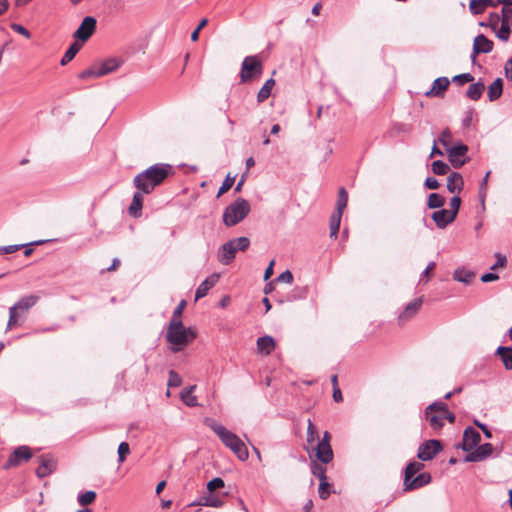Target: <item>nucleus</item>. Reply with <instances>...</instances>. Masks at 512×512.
<instances>
[{
	"instance_id": "1",
	"label": "nucleus",
	"mask_w": 512,
	"mask_h": 512,
	"mask_svg": "<svg viewBox=\"0 0 512 512\" xmlns=\"http://www.w3.org/2000/svg\"><path fill=\"white\" fill-rule=\"evenodd\" d=\"M172 169L173 167L170 164H154L137 174L133 179V185L144 194H150L157 186L164 182L172 172Z\"/></svg>"
},
{
	"instance_id": "2",
	"label": "nucleus",
	"mask_w": 512,
	"mask_h": 512,
	"mask_svg": "<svg viewBox=\"0 0 512 512\" xmlns=\"http://www.w3.org/2000/svg\"><path fill=\"white\" fill-rule=\"evenodd\" d=\"M204 424L219 437L221 442L229 448L240 461H246L248 459V449L245 443L235 433L229 431L224 425L210 417L204 419Z\"/></svg>"
},
{
	"instance_id": "3",
	"label": "nucleus",
	"mask_w": 512,
	"mask_h": 512,
	"mask_svg": "<svg viewBox=\"0 0 512 512\" xmlns=\"http://www.w3.org/2000/svg\"><path fill=\"white\" fill-rule=\"evenodd\" d=\"M196 338V332L191 327H185L183 323H169L166 340L171 345L174 353L180 352Z\"/></svg>"
},
{
	"instance_id": "4",
	"label": "nucleus",
	"mask_w": 512,
	"mask_h": 512,
	"mask_svg": "<svg viewBox=\"0 0 512 512\" xmlns=\"http://www.w3.org/2000/svg\"><path fill=\"white\" fill-rule=\"evenodd\" d=\"M250 211V203L246 199L239 197L224 209L223 223L227 227H233L242 222Z\"/></svg>"
},
{
	"instance_id": "5",
	"label": "nucleus",
	"mask_w": 512,
	"mask_h": 512,
	"mask_svg": "<svg viewBox=\"0 0 512 512\" xmlns=\"http://www.w3.org/2000/svg\"><path fill=\"white\" fill-rule=\"evenodd\" d=\"M262 73V63L257 56H247L241 66V82H247Z\"/></svg>"
},
{
	"instance_id": "6",
	"label": "nucleus",
	"mask_w": 512,
	"mask_h": 512,
	"mask_svg": "<svg viewBox=\"0 0 512 512\" xmlns=\"http://www.w3.org/2000/svg\"><path fill=\"white\" fill-rule=\"evenodd\" d=\"M425 418L433 430H440L444 426L443 411L439 409V402H433L425 409Z\"/></svg>"
},
{
	"instance_id": "7",
	"label": "nucleus",
	"mask_w": 512,
	"mask_h": 512,
	"mask_svg": "<svg viewBox=\"0 0 512 512\" xmlns=\"http://www.w3.org/2000/svg\"><path fill=\"white\" fill-rule=\"evenodd\" d=\"M443 449L441 442L431 439L422 443L418 448L417 457L421 461H429L433 459Z\"/></svg>"
},
{
	"instance_id": "8",
	"label": "nucleus",
	"mask_w": 512,
	"mask_h": 512,
	"mask_svg": "<svg viewBox=\"0 0 512 512\" xmlns=\"http://www.w3.org/2000/svg\"><path fill=\"white\" fill-rule=\"evenodd\" d=\"M96 19L92 16H86L81 22L78 29L74 32L73 37L81 42H86L96 29Z\"/></svg>"
},
{
	"instance_id": "9",
	"label": "nucleus",
	"mask_w": 512,
	"mask_h": 512,
	"mask_svg": "<svg viewBox=\"0 0 512 512\" xmlns=\"http://www.w3.org/2000/svg\"><path fill=\"white\" fill-rule=\"evenodd\" d=\"M494 44L485 35L479 34L475 37L473 43V51L471 54L472 63L476 62V56L480 53H490L493 50Z\"/></svg>"
},
{
	"instance_id": "10",
	"label": "nucleus",
	"mask_w": 512,
	"mask_h": 512,
	"mask_svg": "<svg viewBox=\"0 0 512 512\" xmlns=\"http://www.w3.org/2000/svg\"><path fill=\"white\" fill-rule=\"evenodd\" d=\"M432 480L430 473L424 472L410 479H404L403 490L412 491L428 485Z\"/></svg>"
},
{
	"instance_id": "11",
	"label": "nucleus",
	"mask_w": 512,
	"mask_h": 512,
	"mask_svg": "<svg viewBox=\"0 0 512 512\" xmlns=\"http://www.w3.org/2000/svg\"><path fill=\"white\" fill-rule=\"evenodd\" d=\"M37 460L39 465L36 469V475L39 478L50 475L56 469V461L50 455H40Z\"/></svg>"
},
{
	"instance_id": "12",
	"label": "nucleus",
	"mask_w": 512,
	"mask_h": 512,
	"mask_svg": "<svg viewBox=\"0 0 512 512\" xmlns=\"http://www.w3.org/2000/svg\"><path fill=\"white\" fill-rule=\"evenodd\" d=\"M468 147L464 144L455 145L447 148L449 161L455 168H460L465 164V159H461L466 155Z\"/></svg>"
},
{
	"instance_id": "13",
	"label": "nucleus",
	"mask_w": 512,
	"mask_h": 512,
	"mask_svg": "<svg viewBox=\"0 0 512 512\" xmlns=\"http://www.w3.org/2000/svg\"><path fill=\"white\" fill-rule=\"evenodd\" d=\"M481 436L480 433L474 429L473 427H467L463 433V443L462 449L466 452L473 451L475 447H477L480 442Z\"/></svg>"
},
{
	"instance_id": "14",
	"label": "nucleus",
	"mask_w": 512,
	"mask_h": 512,
	"mask_svg": "<svg viewBox=\"0 0 512 512\" xmlns=\"http://www.w3.org/2000/svg\"><path fill=\"white\" fill-rule=\"evenodd\" d=\"M422 304H423L422 297L415 298L414 300L409 302L406 305L405 309L398 316L399 323L404 324L407 321H409L411 318H413L417 314L419 309L421 308Z\"/></svg>"
},
{
	"instance_id": "15",
	"label": "nucleus",
	"mask_w": 512,
	"mask_h": 512,
	"mask_svg": "<svg viewBox=\"0 0 512 512\" xmlns=\"http://www.w3.org/2000/svg\"><path fill=\"white\" fill-rule=\"evenodd\" d=\"M236 248L231 240L224 243L218 250V261L223 265H229L235 259Z\"/></svg>"
},
{
	"instance_id": "16",
	"label": "nucleus",
	"mask_w": 512,
	"mask_h": 512,
	"mask_svg": "<svg viewBox=\"0 0 512 512\" xmlns=\"http://www.w3.org/2000/svg\"><path fill=\"white\" fill-rule=\"evenodd\" d=\"M32 457V452L28 446H19L9 456L6 467L17 466L24 460L28 461Z\"/></svg>"
},
{
	"instance_id": "17",
	"label": "nucleus",
	"mask_w": 512,
	"mask_h": 512,
	"mask_svg": "<svg viewBox=\"0 0 512 512\" xmlns=\"http://www.w3.org/2000/svg\"><path fill=\"white\" fill-rule=\"evenodd\" d=\"M40 297L38 295L30 294L21 297L11 308H14L20 315L27 313L32 307L36 305Z\"/></svg>"
},
{
	"instance_id": "18",
	"label": "nucleus",
	"mask_w": 512,
	"mask_h": 512,
	"mask_svg": "<svg viewBox=\"0 0 512 512\" xmlns=\"http://www.w3.org/2000/svg\"><path fill=\"white\" fill-rule=\"evenodd\" d=\"M492 452L493 446L490 443H485L479 446L477 445V447H475L473 451L467 455L466 459L467 461L471 462L482 461L490 456Z\"/></svg>"
},
{
	"instance_id": "19",
	"label": "nucleus",
	"mask_w": 512,
	"mask_h": 512,
	"mask_svg": "<svg viewBox=\"0 0 512 512\" xmlns=\"http://www.w3.org/2000/svg\"><path fill=\"white\" fill-rule=\"evenodd\" d=\"M450 81L447 77H438L434 80L433 85L429 91L425 93L426 96L432 97H443L445 91L447 90Z\"/></svg>"
},
{
	"instance_id": "20",
	"label": "nucleus",
	"mask_w": 512,
	"mask_h": 512,
	"mask_svg": "<svg viewBox=\"0 0 512 512\" xmlns=\"http://www.w3.org/2000/svg\"><path fill=\"white\" fill-rule=\"evenodd\" d=\"M220 278V275L214 273L207 277L197 288L195 293V300H199L207 295L209 290L216 285Z\"/></svg>"
},
{
	"instance_id": "21",
	"label": "nucleus",
	"mask_w": 512,
	"mask_h": 512,
	"mask_svg": "<svg viewBox=\"0 0 512 512\" xmlns=\"http://www.w3.org/2000/svg\"><path fill=\"white\" fill-rule=\"evenodd\" d=\"M315 456L320 462L324 464L330 463L333 460V451L330 443L318 442Z\"/></svg>"
},
{
	"instance_id": "22",
	"label": "nucleus",
	"mask_w": 512,
	"mask_h": 512,
	"mask_svg": "<svg viewBox=\"0 0 512 512\" xmlns=\"http://www.w3.org/2000/svg\"><path fill=\"white\" fill-rule=\"evenodd\" d=\"M431 217L439 229L446 228L454 221V218L451 217V213L447 209L437 210L433 212Z\"/></svg>"
},
{
	"instance_id": "23",
	"label": "nucleus",
	"mask_w": 512,
	"mask_h": 512,
	"mask_svg": "<svg viewBox=\"0 0 512 512\" xmlns=\"http://www.w3.org/2000/svg\"><path fill=\"white\" fill-rule=\"evenodd\" d=\"M144 193L140 190H137L132 198V202L129 206L128 212L132 217H140L142 214V207H143V197Z\"/></svg>"
},
{
	"instance_id": "24",
	"label": "nucleus",
	"mask_w": 512,
	"mask_h": 512,
	"mask_svg": "<svg viewBox=\"0 0 512 512\" xmlns=\"http://www.w3.org/2000/svg\"><path fill=\"white\" fill-rule=\"evenodd\" d=\"M95 65L97 66L98 74L102 77L117 70L120 67L121 62L116 58H110Z\"/></svg>"
},
{
	"instance_id": "25",
	"label": "nucleus",
	"mask_w": 512,
	"mask_h": 512,
	"mask_svg": "<svg viewBox=\"0 0 512 512\" xmlns=\"http://www.w3.org/2000/svg\"><path fill=\"white\" fill-rule=\"evenodd\" d=\"M489 7H497V3L494 0H471L469 3L473 15H480Z\"/></svg>"
},
{
	"instance_id": "26",
	"label": "nucleus",
	"mask_w": 512,
	"mask_h": 512,
	"mask_svg": "<svg viewBox=\"0 0 512 512\" xmlns=\"http://www.w3.org/2000/svg\"><path fill=\"white\" fill-rule=\"evenodd\" d=\"M257 351L263 355H270L275 348V341L271 336L265 335L257 339Z\"/></svg>"
},
{
	"instance_id": "27",
	"label": "nucleus",
	"mask_w": 512,
	"mask_h": 512,
	"mask_svg": "<svg viewBox=\"0 0 512 512\" xmlns=\"http://www.w3.org/2000/svg\"><path fill=\"white\" fill-rule=\"evenodd\" d=\"M463 177L458 172H452L447 178V189L451 193H460L463 189Z\"/></svg>"
},
{
	"instance_id": "28",
	"label": "nucleus",
	"mask_w": 512,
	"mask_h": 512,
	"mask_svg": "<svg viewBox=\"0 0 512 512\" xmlns=\"http://www.w3.org/2000/svg\"><path fill=\"white\" fill-rule=\"evenodd\" d=\"M498 355L507 370H512V347L499 346L496 350Z\"/></svg>"
},
{
	"instance_id": "29",
	"label": "nucleus",
	"mask_w": 512,
	"mask_h": 512,
	"mask_svg": "<svg viewBox=\"0 0 512 512\" xmlns=\"http://www.w3.org/2000/svg\"><path fill=\"white\" fill-rule=\"evenodd\" d=\"M503 92V81L501 78L495 79L488 87V98L490 101L499 99Z\"/></svg>"
},
{
	"instance_id": "30",
	"label": "nucleus",
	"mask_w": 512,
	"mask_h": 512,
	"mask_svg": "<svg viewBox=\"0 0 512 512\" xmlns=\"http://www.w3.org/2000/svg\"><path fill=\"white\" fill-rule=\"evenodd\" d=\"M484 90H485L484 83L482 81H478L476 83H472L468 87V89L466 91V96L471 100L477 101L481 98Z\"/></svg>"
},
{
	"instance_id": "31",
	"label": "nucleus",
	"mask_w": 512,
	"mask_h": 512,
	"mask_svg": "<svg viewBox=\"0 0 512 512\" xmlns=\"http://www.w3.org/2000/svg\"><path fill=\"white\" fill-rule=\"evenodd\" d=\"M195 388L196 385H192L181 391V399L189 407H195L198 405L197 397L193 395Z\"/></svg>"
},
{
	"instance_id": "32",
	"label": "nucleus",
	"mask_w": 512,
	"mask_h": 512,
	"mask_svg": "<svg viewBox=\"0 0 512 512\" xmlns=\"http://www.w3.org/2000/svg\"><path fill=\"white\" fill-rule=\"evenodd\" d=\"M275 85V81L273 78L268 79L262 88L259 90L257 94V101L259 103L264 102L266 99H268L271 95V91Z\"/></svg>"
},
{
	"instance_id": "33",
	"label": "nucleus",
	"mask_w": 512,
	"mask_h": 512,
	"mask_svg": "<svg viewBox=\"0 0 512 512\" xmlns=\"http://www.w3.org/2000/svg\"><path fill=\"white\" fill-rule=\"evenodd\" d=\"M82 44H79L78 42L72 43L69 48L66 50L64 56L62 57L60 64L62 66L67 65L79 52L81 49Z\"/></svg>"
},
{
	"instance_id": "34",
	"label": "nucleus",
	"mask_w": 512,
	"mask_h": 512,
	"mask_svg": "<svg viewBox=\"0 0 512 512\" xmlns=\"http://www.w3.org/2000/svg\"><path fill=\"white\" fill-rule=\"evenodd\" d=\"M424 468V464L417 461L409 462L404 471V479L414 477L418 472Z\"/></svg>"
},
{
	"instance_id": "35",
	"label": "nucleus",
	"mask_w": 512,
	"mask_h": 512,
	"mask_svg": "<svg viewBox=\"0 0 512 512\" xmlns=\"http://www.w3.org/2000/svg\"><path fill=\"white\" fill-rule=\"evenodd\" d=\"M342 215H343L342 213L334 212L330 218V237L331 238H337Z\"/></svg>"
},
{
	"instance_id": "36",
	"label": "nucleus",
	"mask_w": 512,
	"mask_h": 512,
	"mask_svg": "<svg viewBox=\"0 0 512 512\" xmlns=\"http://www.w3.org/2000/svg\"><path fill=\"white\" fill-rule=\"evenodd\" d=\"M473 277H474V273L469 270H465V269H457L453 273L454 280H456L458 282L465 283V284L470 283L472 281Z\"/></svg>"
},
{
	"instance_id": "37",
	"label": "nucleus",
	"mask_w": 512,
	"mask_h": 512,
	"mask_svg": "<svg viewBox=\"0 0 512 512\" xmlns=\"http://www.w3.org/2000/svg\"><path fill=\"white\" fill-rule=\"evenodd\" d=\"M445 203V198L438 193H431L427 199V207L429 209L441 208Z\"/></svg>"
},
{
	"instance_id": "38",
	"label": "nucleus",
	"mask_w": 512,
	"mask_h": 512,
	"mask_svg": "<svg viewBox=\"0 0 512 512\" xmlns=\"http://www.w3.org/2000/svg\"><path fill=\"white\" fill-rule=\"evenodd\" d=\"M348 203V194L345 188L341 187L338 192V199L336 203V211L343 214L344 209Z\"/></svg>"
},
{
	"instance_id": "39",
	"label": "nucleus",
	"mask_w": 512,
	"mask_h": 512,
	"mask_svg": "<svg viewBox=\"0 0 512 512\" xmlns=\"http://www.w3.org/2000/svg\"><path fill=\"white\" fill-rule=\"evenodd\" d=\"M212 492H209L207 495L203 496V504L206 507H214L219 508L223 506V501L217 497L216 495L211 494Z\"/></svg>"
},
{
	"instance_id": "40",
	"label": "nucleus",
	"mask_w": 512,
	"mask_h": 512,
	"mask_svg": "<svg viewBox=\"0 0 512 512\" xmlns=\"http://www.w3.org/2000/svg\"><path fill=\"white\" fill-rule=\"evenodd\" d=\"M501 41L507 42L511 33V24L501 22L499 29L493 30Z\"/></svg>"
},
{
	"instance_id": "41",
	"label": "nucleus",
	"mask_w": 512,
	"mask_h": 512,
	"mask_svg": "<svg viewBox=\"0 0 512 512\" xmlns=\"http://www.w3.org/2000/svg\"><path fill=\"white\" fill-rule=\"evenodd\" d=\"M21 315L14 310V308H9V319L6 326V331L11 330L13 327L21 325L22 321L20 320Z\"/></svg>"
},
{
	"instance_id": "42",
	"label": "nucleus",
	"mask_w": 512,
	"mask_h": 512,
	"mask_svg": "<svg viewBox=\"0 0 512 512\" xmlns=\"http://www.w3.org/2000/svg\"><path fill=\"white\" fill-rule=\"evenodd\" d=\"M96 498V493L94 491H86L80 493L77 497V501L81 506H87L91 504Z\"/></svg>"
},
{
	"instance_id": "43",
	"label": "nucleus",
	"mask_w": 512,
	"mask_h": 512,
	"mask_svg": "<svg viewBox=\"0 0 512 512\" xmlns=\"http://www.w3.org/2000/svg\"><path fill=\"white\" fill-rule=\"evenodd\" d=\"M431 169L436 175H445L450 170L448 164L444 163L441 160H436L432 163Z\"/></svg>"
},
{
	"instance_id": "44",
	"label": "nucleus",
	"mask_w": 512,
	"mask_h": 512,
	"mask_svg": "<svg viewBox=\"0 0 512 512\" xmlns=\"http://www.w3.org/2000/svg\"><path fill=\"white\" fill-rule=\"evenodd\" d=\"M499 22H501L500 14L492 12L488 17L487 22H481L480 25L484 27H490L492 30H496Z\"/></svg>"
},
{
	"instance_id": "45",
	"label": "nucleus",
	"mask_w": 512,
	"mask_h": 512,
	"mask_svg": "<svg viewBox=\"0 0 512 512\" xmlns=\"http://www.w3.org/2000/svg\"><path fill=\"white\" fill-rule=\"evenodd\" d=\"M185 306H186V301L181 300L179 302V304L177 305V307L174 309L172 318L169 323H183L181 318H182V313H183Z\"/></svg>"
},
{
	"instance_id": "46",
	"label": "nucleus",
	"mask_w": 512,
	"mask_h": 512,
	"mask_svg": "<svg viewBox=\"0 0 512 512\" xmlns=\"http://www.w3.org/2000/svg\"><path fill=\"white\" fill-rule=\"evenodd\" d=\"M237 251H246L249 248L250 240L248 237L242 236L231 239Z\"/></svg>"
},
{
	"instance_id": "47",
	"label": "nucleus",
	"mask_w": 512,
	"mask_h": 512,
	"mask_svg": "<svg viewBox=\"0 0 512 512\" xmlns=\"http://www.w3.org/2000/svg\"><path fill=\"white\" fill-rule=\"evenodd\" d=\"M101 77L100 74H98V69L96 65H93L92 67L80 72L78 74V78L80 79H90V78H99Z\"/></svg>"
},
{
	"instance_id": "48",
	"label": "nucleus",
	"mask_w": 512,
	"mask_h": 512,
	"mask_svg": "<svg viewBox=\"0 0 512 512\" xmlns=\"http://www.w3.org/2000/svg\"><path fill=\"white\" fill-rule=\"evenodd\" d=\"M234 182L235 176H231L230 174H228L224 179L221 187L219 188L217 196L219 197L220 195L226 193L233 186Z\"/></svg>"
},
{
	"instance_id": "49",
	"label": "nucleus",
	"mask_w": 512,
	"mask_h": 512,
	"mask_svg": "<svg viewBox=\"0 0 512 512\" xmlns=\"http://www.w3.org/2000/svg\"><path fill=\"white\" fill-rule=\"evenodd\" d=\"M318 439V432L311 420H308L307 442L313 444Z\"/></svg>"
},
{
	"instance_id": "50",
	"label": "nucleus",
	"mask_w": 512,
	"mask_h": 512,
	"mask_svg": "<svg viewBox=\"0 0 512 512\" xmlns=\"http://www.w3.org/2000/svg\"><path fill=\"white\" fill-rule=\"evenodd\" d=\"M318 493L319 497L323 500H326L330 496V484L327 479L320 481Z\"/></svg>"
},
{
	"instance_id": "51",
	"label": "nucleus",
	"mask_w": 512,
	"mask_h": 512,
	"mask_svg": "<svg viewBox=\"0 0 512 512\" xmlns=\"http://www.w3.org/2000/svg\"><path fill=\"white\" fill-rule=\"evenodd\" d=\"M461 205V198L459 196H454L450 200V210H448L451 213L452 218H456L459 208Z\"/></svg>"
},
{
	"instance_id": "52",
	"label": "nucleus",
	"mask_w": 512,
	"mask_h": 512,
	"mask_svg": "<svg viewBox=\"0 0 512 512\" xmlns=\"http://www.w3.org/2000/svg\"><path fill=\"white\" fill-rule=\"evenodd\" d=\"M130 453V446L127 442H121L118 446V462H124L126 456Z\"/></svg>"
},
{
	"instance_id": "53",
	"label": "nucleus",
	"mask_w": 512,
	"mask_h": 512,
	"mask_svg": "<svg viewBox=\"0 0 512 512\" xmlns=\"http://www.w3.org/2000/svg\"><path fill=\"white\" fill-rule=\"evenodd\" d=\"M311 472L314 476L318 477L319 480H326L327 479V476H326V469L317 464V463H314L312 466H311Z\"/></svg>"
},
{
	"instance_id": "54",
	"label": "nucleus",
	"mask_w": 512,
	"mask_h": 512,
	"mask_svg": "<svg viewBox=\"0 0 512 512\" xmlns=\"http://www.w3.org/2000/svg\"><path fill=\"white\" fill-rule=\"evenodd\" d=\"M167 384L169 387H178L182 384V378L177 372L170 370Z\"/></svg>"
},
{
	"instance_id": "55",
	"label": "nucleus",
	"mask_w": 512,
	"mask_h": 512,
	"mask_svg": "<svg viewBox=\"0 0 512 512\" xmlns=\"http://www.w3.org/2000/svg\"><path fill=\"white\" fill-rule=\"evenodd\" d=\"M473 80L474 77L470 73L459 74L452 78V82L457 83L459 85H464L466 83L472 82Z\"/></svg>"
},
{
	"instance_id": "56",
	"label": "nucleus",
	"mask_w": 512,
	"mask_h": 512,
	"mask_svg": "<svg viewBox=\"0 0 512 512\" xmlns=\"http://www.w3.org/2000/svg\"><path fill=\"white\" fill-rule=\"evenodd\" d=\"M512 5L503 6L501 10V22L512 24Z\"/></svg>"
},
{
	"instance_id": "57",
	"label": "nucleus",
	"mask_w": 512,
	"mask_h": 512,
	"mask_svg": "<svg viewBox=\"0 0 512 512\" xmlns=\"http://www.w3.org/2000/svg\"><path fill=\"white\" fill-rule=\"evenodd\" d=\"M224 481L220 477H215L207 483V489L209 492H213L216 489L224 487Z\"/></svg>"
},
{
	"instance_id": "58",
	"label": "nucleus",
	"mask_w": 512,
	"mask_h": 512,
	"mask_svg": "<svg viewBox=\"0 0 512 512\" xmlns=\"http://www.w3.org/2000/svg\"><path fill=\"white\" fill-rule=\"evenodd\" d=\"M439 402V409L443 411L444 420H448L450 423H454L455 414L448 410L447 405L444 402Z\"/></svg>"
},
{
	"instance_id": "59",
	"label": "nucleus",
	"mask_w": 512,
	"mask_h": 512,
	"mask_svg": "<svg viewBox=\"0 0 512 512\" xmlns=\"http://www.w3.org/2000/svg\"><path fill=\"white\" fill-rule=\"evenodd\" d=\"M28 244H14V245H8V246H1L0 247V254H11L18 250H20L22 247H26Z\"/></svg>"
},
{
	"instance_id": "60",
	"label": "nucleus",
	"mask_w": 512,
	"mask_h": 512,
	"mask_svg": "<svg viewBox=\"0 0 512 512\" xmlns=\"http://www.w3.org/2000/svg\"><path fill=\"white\" fill-rule=\"evenodd\" d=\"M11 29L21 35H23L25 38L29 39L31 37V33L21 24L12 23Z\"/></svg>"
},
{
	"instance_id": "61",
	"label": "nucleus",
	"mask_w": 512,
	"mask_h": 512,
	"mask_svg": "<svg viewBox=\"0 0 512 512\" xmlns=\"http://www.w3.org/2000/svg\"><path fill=\"white\" fill-rule=\"evenodd\" d=\"M451 138V132L449 129H445L442 131L439 142L446 148H449V140Z\"/></svg>"
},
{
	"instance_id": "62",
	"label": "nucleus",
	"mask_w": 512,
	"mask_h": 512,
	"mask_svg": "<svg viewBox=\"0 0 512 512\" xmlns=\"http://www.w3.org/2000/svg\"><path fill=\"white\" fill-rule=\"evenodd\" d=\"M276 280L279 282H285L287 284H291L293 282V274L289 270H286V271L282 272L277 277Z\"/></svg>"
},
{
	"instance_id": "63",
	"label": "nucleus",
	"mask_w": 512,
	"mask_h": 512,
	"mask_svg": "<svg viewBox=\"0 0 512 512\" xmlns=\"http://www.w3.org/2000/svg\"><path fill=\"white\" fill-rule=\"evenodd\" d=\"M425 187L428 189H438L440 184L436 178L427 177L424 183Z\"/></svg>"
},
{
	"instance_id": "64",
	"label": "nucleus",
	"mask_w": 512,
	"mask_h": 512,
	"mask_svg": "<svg viewBox=\"0 0 512 512\" xmlns=\"http://www.w3.org/2000/svg\"><path fill=\"white\" fill-rule=\"evenodd\" d=\"M505 74L507 79L512 81V58H510L505 64Z\"/></svg>"
}]
</instances>
